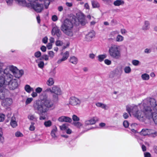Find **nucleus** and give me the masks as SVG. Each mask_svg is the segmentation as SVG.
I'll return each instance as SVG.
<instances>
[{"label":"nucleus","instance_id":"nucleus-1","mask_svg":"<svg viewBox=\"0 0 157 157\" xmlns=\"http://www.w3.org/2000/svg\"><path fill=\"white\" fill-rule=\"evenodd\" d=\"M126 110L130 116H131V112L135 117L139 120H142L145 118L150 119L151 118V110L150 108L146 106L145 104L141 110H139L137 106L136 105H127Z\"/></svg>","mask_w":157,"mask_h":157},{"label":"nucleus","instance_id":"nucleus-2","mask_svg":"<svg viewBox=\"0 0 157 157\" xmlns=\"http://www.w3.org/2000/svg\"><path fill=\"white\" fill-rule=\"evenodd\" d=\"M6 67L2 71L0 70V87L3 86L8 85L10 90H14L18 86L17 80L12 79L13 76L7 72Z\"/></svg>","mask_w":157,"mask_h":157},{"label":"nucleus","instance_id":"nucleus-3","mask_svg":"<svg viewBox=\"0 0 157 157\" xmlns=\"http://www.w3.org/2000/svg\"><path fill=\"white\" fill-rule=\"evenodd\" d=\"M33 107L34 109L39 114L47 112L49 109H53L55 107L54 103L49 98L45 101H38L34 102Z\"/></svg>","mask_w":157,"mask_h":157},{"label":"nucleus","instance_id":"nucleus-4","mask_svg":"<svg viewBox=\"0 0 157 157\" xmlns=\"http://www.w3.org/2000/svg\"><path fill=\"white\" fill-rule=\"evenodd\" d=\"M76 20V17H74L72 19H66L64 21L61 26V29L64 34L70 37L73 36L72 29L73 24L75 23Z\"/></svg>","mask_w":157,"mask_h":157},{"label":"nucleus","instance_id":"nucleus-5","mask_svg":"<svg viewBox=\"0 0 157 157\" xmlns=\"http://www.w3.org/2000/svg\"><path fill=\"white\" fill-rule=\"evenodd\" d=\"M109 52L110 56L113 58L117 59L121 57L119 48L117 45H112L109 48Z\"/></svg>","mask_w":157,"mask_h":157},{"label":"nucleus","instance_id":"nucleus-6","mask_svg":"<svg viewBox=\"0 0 157 157\" xmlns=\"http://www.w3.org/2000/svg\"><path fill=\"white\" fill-rule=\"evenodd\" d=\"M146 105V106L150 108L151 110L152 108L154 110H157V102L155 99L153 98H149L144 100L143 103V106H144Z\"/></svg>","mask_w":157,"mask_h":157},{"label":"nucleus","instance_id":"nucleus-7","mask_svg":"<svg viewBox=\"0 0 157 157\" xmlns=\"http://www.w3.org/2000/svg\"><path fill=\"white\" fill-rule=\"evenodd\" d=\"M27 4H29V6H30L37 13H40L44 10V6L43 4H40L36 2H34L33 3H30Z\"/></svg>","mask_w":157,"mask_h":157},{"label":"nucleus","instance_id":"nucleus-8","mask_svg":"<svg viewBox=\"0 0 157 157\" xmlns=\"http://www.w3.org/2000/svg\"><path fill=\"white\" fill-rule=\"evenodd\" d=\"M5 86L0 87V98L3 100L9 92L8 89L5 88Z\"/></svg>","mask_w":157,"mask_h":157},{"label":"nucleus","instance_id":"nucleus-9","mask_svg":"<svg viewBox=\"0 0 157 157\" xmlns=\"http://www.w3.org/2000/svg\"><path fill=\"white\" fill-rule=\"evenodd\" d=\"M51 33L52 35H56L58 38L61 37L62 35V33L60 29L56 26L53 28Z\"/></svg>","mask_w":157,"mask_h":157},{"label":"nucleus","instance_id":"nucleus-10","mask_svg":"<svg viewBox=\"0 0 157 157\" xmlns=\"http://www.w3.org/2000/svg\"><path fill=\"white\" fill-rule=\"evenodd\" d=\"M69 103L72 105H79L81 103V101L78 98L72 97L69 99Z\"/></svg>","mask_w":157,"mask_h":157},{"label":"nucleus","instance_id":"nucleus-11","mask_svg":"<svg viewBox=\"0 0 157 157\" xmlns=\"http://www.w3.org/2000/svg\"><path fill=\"white\" fill-rule=\"evenodd\" d=\"M78 17V20L82 25H84L86 23V21L85 19V16L82 13H78L77 14Z\"/></svg>","mask_w":157,"mask_h":157},{"label":"nucleus","instance_id":"nucleus-12","mask_svg":"<svg viewBox=\"0 0 157 157\" xmlns=\"http://www.w3.org/2000/svg\"><path fill=\"white\" fill-rule=\"evenodd\" d=\"M52 93L54 94L60 95L62 92L60 88L56 86H54L52 87Z\"/></svg>","mask_w":157,"mask_h":157},{"label":"nucleus","instance_id":"nucleus-13","mask_svg":"<svg viewBox=\"0 0 157 157\" xmlns=\"http://www.w3.org/2000/svg\"><path fill=\"white\" fill-rule=\"evenodd\" d=\"M12 103V99L8 98L3 100L2 102V105L5 107H7L11 105Z\"/></svg>","mask_w":157,"mask_h":157},{"label":"nucleus","instance_id":"nucleus-14","mask_svg":"<svg viewBox=\"0 0 157 157\" xmlns=\"http://www.w3.org/2000/svg\"><path fill=\"white\" fill-rule=\"evenodd\" d=\"M58 120L61 122H65L70 123L72 121V119L71 118L64 116H62L59 117Z\"/></svg>","mask_w":157,"mask_h":157},{"label":"nucleus","instance_id":"nucleus-15","mask_svg":"<svg viewBox=\"0 0 157 157\" xmlns=\"http://www.w3.org/2000/svg\"><path fill=\"white\" fill-rule=\"evenodd\" d=\"M151 118L150 119H147L149 120L152 119L155 124H157V113L153 112L152 110H151Z\"/></svg>","mask_w":157,"mask_h":157},{"label":"nucleus","instance_id":"nucleus-16","mask_svg":"<svg viewBox=\"0 0 157 157\" xmlns=\"http://www.w3.org/2000/svg\"><path fill=\"white\" fill-rule=\"evenodd\" d=\"M97 119L96 117H93L92 119L86 121L85 122V124L86 125L93 124H94L96 122V120H97Z\"/></svg>","mask_w":157,"mask_h":157},{"label":"nucleus","instance_id":"nucleus-17","mask_svg":"<svg viewBox=\"0 0 157 157\" xmlns=\"http://www.w3.org/2000/svg\"><path fill=\"white\" fill-rule=\"evenodd\" d=\"M18 72L16 71L13 74L14 76L17 78H20L24 74V71L22 70H19L18 69Z\"/></svg>","mask_w":157,"mask_h":157},{"label":"nucleus","instance_id":"nucleus-18","mask_svg":"<svg viewBox=\"0 0 157 157\" xmlns=\"http://www.w3.org/2000/svg\"><path fill=\"white\" fill-rule=\"evenodd\" d=\"M124 3V2L123 0H116L113 2L114 5L116 6L123 5Z\"/></svg>","mask_w":157,"mask_h":157},{"label":"nucleus","instance_id":"nucleus-19","mask_svg":"<svg viewBox=\"0 0 157 157\" xmlns=\"http://www.w3.org/2000/svg\"><path fill=\"white\" fill-rule=\"evenodd\" d=\"M151 130L148 129H143L140 132V134L143 136H146L150 134Z\"/></svg>","mask_w":157,"mask_h":157},{"label":"nucleus","instance_id":"nucleus-20","mask_svg":"<svg viewBox=\"0 0 157 157\" xmlns=\"http://www.w3.org/2000/svg\"><path fill=\"white\" fill-rule=\"evenodd\" d=\"M94 36V32H90L88 34L86 35V38L87 40L90 41L91 39Z\"/></svg>","mask_w":157,"mask_h":157},{"label":"nucleus","instance_id":"nucleus-21","mask_svg":"<svg viewBox=\"0 0 157 157\" xmlns=\"http://www.w3.org/2000/svg\"><path fill=\"white\" fill-rule=\"evenodd\" d=\"M59 95L53 94L52 95V102L54 103H57L59 101Z\"/></svg>","mask_w":157,"mask_h":157},{"label":"nucleus","instance_id":"nucleus-22","mask_svg":"<svg viewBox=\"0 0 157 157\" xmlns=\"http://www.w3.org/2000/svg\"><path fill=\"white\" fill-rule=\"evenodd\" d=\"M19 4L23 6H29V4H27L25 0H15Z\"/></svg>","mask_w":157,"mask_h":157},{"label":"nucleus","instance_id":"nucleus-23","mask_svg":"<svg viewBox=\"0 0 157 157\" xmlns=\"http://www.w3.org/2000/svg\"><path fill=\"white\" fill-rule=\"evenodd\" d=\"M40 98L41 101H45L47 100L49 98H48V97L47 95L43 94L40 95Z\"/></svg>","mask_w":157,"mask_h":157},{"label":"nucleus","instance_id":"nucleus-24","mask_svg":"<svg viewBox=\"0 0 157 157\" xmlns=\"http://www.w3.org/2000/svg\"><path fill=\"white\" fill-rule=\"evenodd\" d=\"M69 61L71 63L76 64L78 62V59L74 56L71 57L69 59Z\"/></svg>","mask_w":157,"mask_h":157},{"label":"nucleus","instance_id":"nucleus-25","mask_svg":"<svg viewBox=\"0 0 157 157\" xmlns=\"http://www.w3.org/2000/svg\"><path fill=\"white\" fill-rule=\"evenodd\" d=\"M57 127L56 126H55L53 127L51 133V135L52 138H55L56 137L55 133L57 132Z\"/></svg>","mask_w":157,"mask_h":157},{"label":"nucleus","instance_id":"nucleus-26","mask_svg":"<svg viewBox=\"0 0 157 157\" xmlns=\"http://www.w3.org/2000/svg\"><path fill=\"white\" fill-rule=\"evenodd\" d=\"M10 70L11 71L13 74L16 71H18V69L15 67L13 66H9Z\"/></svg>","mask_w":157,"mask_h":157},{"label":"nucleus","instance_id":"nucleus-27","mask_svg":"<svg viewBox=\"0 0 157 157\" xmlns=\"http://www.w3.org/2000/svg\"><path fill=\"white\" fill-rule=\"evenodd\" d=\"M150 23L149 21H146L145 22L144 25L142 27V29L144 30H146L148 29L149 28Z\"/></svg>","mask_w":157,"mask_h":157},{"label":"nucleus","instance_id":"nucleus-28","mask_svg":"<svg viewBox=\"0 0 157 157\" xmlns=\"http://www.w3.org/2000/svg\"><path fill=\"white\" fill-rule=\"evenodd\" d=\"M15 119L14 117H12L11 119L10 125L13 128L15 127L17 125V124Z\"/></svg>","mask_w":157,"mask_h":157},{"label":"nucleus","instance_id":"nucleus-29","mask_svg":"<svg viewBox=\"0 0 157 157\" xmlns=\"http://www.w3.org/2000/svg\"><path fill=\"white\" fill-rule=\"evenodd\" d=\"M3 135L2 128L0 127V142L2 143H3L4 141V138Z\"/></svg>","mask_w":157,"mask_h":157},{"label":"nucleus","instance_id":"nucleus-30","mask_svg":"<svg viewBox=\"0 0 157 157\" xmlns=\"http://www.w3.org/2000/svg\"><path fill=\"white\" fill-rule=\"evenodd\" d=\"M25 90L28 93H30L31 91H33V89L29 85H26L25 87Z\"/></svg>","mask_w":157,"mask_h":157},{"label":"nucleus","instance_id":"nucleus-31","mask_svg":"<svg viewBox=\"0 0 157 157\" xmlns=\"http://www.w3.org/2000/svg\"><path fill=\"white\" fill-rule=\"evenodd\" d=\"M91 3L93 8H98L100 7L99 4L96 1H92Z\"/></svg>","mask_w":157,"mask_h":157},{"label":"nucleus","instance_id":"nucleus-32","mask_svg":"<svg viewBox=\"0 0 157 157\" xmlns=\"http://www.w3.org/2000/svg\"><path fill=\"white\" fill-rule=\"evenodd\" d=\"M107 57L106 54L100 55L98 56V60L100 62H101L105 58Z\"/></svg>","mask_w":157,"mask_h":157},{"label":"nucleus","instance_id":"nucleus-33","mask_svg":"<svg viewBox=\"0 0 157 157\" xmlns=\"http://www.w3.org/2000/svg\"><path fill=\"white\" fill-rule=\"evenodd\" d=\"M38 61V59H37L36 60V62L37 63H38V65L39 67L41 68H42L44 67V62L42 61H40L39 62Z\"/></svg>","mask_w":157,"mask_h":157},{"label":"nucleus","instance_id":"nucleus-34","mask_svg":"<svg viewBox=\"0 0 157 157\" xmlns=\"http://www.w3.org/2000/svg\"><path fill=\"white\" fill-rule=\"evenodd\" d=\"M54 83L53 79L52 78H50L47 82V84L49 86L52 85Z\"/></svg>","mask_w":157,"mask_h":157},{"label":"nucleus","instance_id":"nucleus-35","mask_svg":"<svg viewBox=\"0 0 157 157\" xmlns=\"http://www.w3.org/2000/svg\"><path fill=\"white\" fill-rule=\"evenodd\" d=\"M123 40V36L120 35H118L117 37L116 41L117 42H120L122 41Z\"/></svg>","mask_w":157,"mask_h":157},{"label":"nucleus","instance_id":"nucleus-36","mask_svg":"<svg viewBox=\"0 0 157 157\" xmlns=\"http://www.w3.org/2000/svg\"><path fill=\"white\" fill-rule=\"evenodd\" d=\"M141 77L144 80H148L149 78V76L147 74H144L142 75Z\"/></svg>","mask_w":157,"mask_h":157},{"label":"nucleus","instance_id":"nucleus-37","mask_svg":"<svg viewBox=\"0 0 157 157\" xmlns=\"http://www.w3.org/2000/svg\"><path fill=\"white\" fill-rule=\"evenodd\" d=\"M72 124L78 128H80V126L82 125V124L78 121L77 122H73Z\"/></svg>","mask_w":157,"mask_h":157},{"label":"nucleus","instance_id":"nucleus-38","mask_svg":"<svg viewBox=\"0 0 157 157\" xmlns=\"http://www.w3.org/2000/svg\"><path fill=\"white\" fill-rule=\"evenodd\" d=\"M124 72L126 73H129L131 71L130 67L129 66L125 67L124 69Z\"/></svg>","mask_w":157,"mask_h":157},{"label":"nucleus","instance_id":"nucleus-39","mask_svg":"<svg viewBox=\"0 0 157 157\" xmlns=\"http://www.w3.org/2000/svg\"><path fill=\"white\" fill-rule=\"evenodd\" d=\"M28 118L30 120H36V119L34 115L32 114H29L28 116Z\"/></svg>","mask_w":157,"mask_h":157},{"label":"nucleus","instance_id":"nucleus-40","mask_svg":"<svg viewBox=\"0 0 157 157\" xmlns=\"http://www.w3.org/2000/svg\"><path fill=\"white\" fill-rule=\"evenodd\" d=\"M44 124L46 127H49L52 125V122L50 121L49 120L48 121H45Z\"/></svg>","mask_w":157,"mask_h":157},{"label":"nucleus","instance_id":"nucleus-41","mask_svg":"<svg viewBox=\"0 0 157 157\" xmlns=\"http://www.w3.org/2000/svg\"><path fill=\"white\" fill-rule=\"evenodd\" d=\"M116 74V71H113L111 72L109 75V77L110 78H113L114 77Z\"/></svg>","mask_w":157,"mask_h":157},{"label":"nucleus","instance_id":"nucleus-42","mask_svg":"<svg viewBox=\"0 0 157 157\" xmlns=\"http://www.w3.org/2000/svg\"><path fill=\"white\" fill-rule=\"evenodd\" d=\"M119 33L117 31H114L112 32L110 34V36L111 37H114Z\"/></svg>","mask_w":157,"mask_h":157},{"label":"nucleus","instance_id":"nucleus-43","mask_svg":"<svg viewBox=\"0 0 157 157\" xmlns=\"http://www.w3.org/2000/svg\"><path fill=\"white\" fill-rule=\"evenodd\" d=\"M41 52L39 51H37L35 52L34 53L35 56L37 58L40 57L41 56Z\"/></svg>","mask_w":157,"mask_h":157},{"label":"nucleus","instance_id":"nucleus-44","mask_svg":"<svg viewBox=\"0 0 157 157\" xmlns=\"http://www.w3.org/2000/svg\"><path fill=\"white\" fill-rule=\"evenodd\" d=\"M72 119L73 121H78L80 120L79 118L75 115H74L72 116Z\"/></svg>","mask_w":157,"mask_h":157},{"label":"nucleus","instance_id":"nucleus-45","mask_svg":"<svg viewBox=\"0 0 157 157\" xmlns=\"http://www.w3.org/2000/svg\"><path fill=\"white\" fill-rule=\"evenodd\" d=\"M35 123L34 122H32L31 123V125H30L29 128V129L31 131H34L35 130V127L34 126Z\"/></svg>","mask_w":157,"mask_h":157},{"label":"nucleus","instance_id":"nucleus-46","mask_svg":"<svg viewBox=\"0 0 157 157\" xmlns=\"http://www.w3.org/2000/svg\"><path fill=\"white\" fill-rule=\"evenodd\" d=\"M5 115L3 114H0V122L4 121L5 119Z\"/></svg>","mask_w":157,"mask_h":157},{"label":"nucleus","instance_id":"nucleus-47","mask_svg":"<svg viewBox=\"0 0 157 157\" xmlns=\"http://www.w3.org/2000/svg\"><path fill=\"white\" fill-rule=\"evenodd\" d=\"M139 61L138 60H133L132 61V63L135 66H137L139 64Z\"/></svg>","mask_w":157,"mask_h":157},{"label":"nucleus","instance_id":"nucleus-48","mask_svg":"<svg viewBox=\"0 0 157 157\" xmlns=\"http://www.w3.org/2000/svg\"><path fill=\"white\" fill-rule=\"evenodd\" d=\"M32 98H27L25 102V104L26 105H28L33 100Z\"/></svg>","mask_w":157,"mask_h":157},{"label":"nucleus","instance_id":"nucleus-49","mask_svg":"<svg viewBox=\"0 0 157 157\" xmlns=\"http://www.w3.org/2000/svg\"><path fill=\"white\" fill-rule=\"evenodd\" d=\"M49 56L51 58H53L54 56V53L52 51H50L48 52Z\"/></svg>","mask_w":157,"mask_h":157},{"label":"nucleus","instance_id":"nucleus-50","mask_svg":"<svg viewBox=\"0 0 157 157\" xmlns=\"http://www.w3.org/2000/svg\"><path fill=\"white\" fill-rule=\"evenodd\" d=\"M42 58L44 59L45 60H48L49 59L48 56L47 55H44L42 56Z\"/></svg>","mask_w":157,"mask_h":157},{"label":"nucleus","instance_id":"nucleus-51","mask_svg":"<svg viewBox=\"0 0 157 157\" xmlns=\"http://www.w3.org/2000/svg\"><path fill=\"white\" fill-rule=\"evenodd\" d=\"M42 90V88L40 87H37L35 90L36 92L37 93H40Z\"/></svg>","mask_w":157,"mask_h":157},{"label":"nucleus","instance_id":"nucleus-52","mask_svg":"<svg viewBox=\"0 0 157 157\" xmlns=\"http://www.w3.org/2000/svg\"><path fill=\"white\" fill-rule=\"evenodd\" d=\"M60 128L62 130H65L67 129V127L65 125V124H63L62 126H60Z\"/></svg>","mask_w":157,"mask_h":157},{"label":"nucleus","instance_id":"nucleus-53","mask_svg":"<svg viewBox=\"0 0 157 157\" xmlns=\"http://www.w3.org/2000/svg\"><path fill=\"white\" fill-rule=\"evenodd\" d=\"M123 125L126 128H127L129 125V124L128 121H124L123 122Z\"/></svg>","mask_w":157,"mask_h":157},{"label":"nucleus","instance_id":"nucleus-54","mask_svg":"<svg viewBox=\"0 0 157 157\" xmlns=\"http://www.w3.org/2000/svg\"><path fill=\"white\" fill-rule=\"evenodd\" d=\"M15 135L17 137H22L23 136V134L20 132H17Z\"/></svg>","mask_w":157,"mask_h":157},{"label":"nucleus","instance_id":"nucleus-55","mask_svg":"<svg viewBox=\"0 0 157 157\" xmlns=\"http://www.w3.org/2000/svg\"><path fill=\"white\" fill-rule=\"evenodd\" d=\"M6 1L7 5L9 6L11 5L13 2V0H6Z\"/></svg>","mask_w":157,"mask_h":157},{"label":"nucleus","instance_id":"nucleus-56","mask_svg":"<svg viewBox=\"0 0 157 157\" xmlns=\"http://www.w3.org/2000/svg\"><path fill=\"white\" fill-rule=\"evenodd\" d=\"M104 62L106 64L108 65H109L111 63V61L108 59H105L104 61Z\"/></svg>","mask_w":157,"mask_h":157},{"label":"nucleus","instance_id":"nucleus-57","mask_svg":"<svg viewBox=\"0 0 157 157\" xmlns=\"http://www.w3.org/2000/svg\"><path fill=\"white\" fill-rule=\"evenodd\" d=\"M63 56L66 57V58H68L69 56V52L68 51L66 52L63 54Z\"/></svg>","mask_w":157,"mask_h":157},{"label":"nucleus","instance_id":"nucleus-58","mask_svg":"<svg viewBox=\"0 0 157 157\" xmlns=\"http://www.w3.org/2000/svg\"><path fill=\"white\" fill-rule=\"evenodd\" d=\"M52 19L53 21H56L58 20L57 16L56 15H53L52 17Z\"/></svg>","mask_w":157,"mask_h":157},{"label":"nucleus","instance_id":"nucleus-59","mask_svg":"<svg viewBox=\"0 0 157 157\" xmlns=\"http://www.w3.org/2000/svg\"><path fill=\"white\" fill-rule=\"evenodd\" d=\"M48 38L47 36L45 37L42 39V42L46 44L48 41Z\"/></svg>","mask_w":157,"mask_h":157},{"label":"nucleus","instance_id":"nucleus-60","mask_svg":"<svg viewBox=\"0 0 157 157\" xmlns=\"http://www.w3.org/2000/svg\"><path fill=\"white\" fill-rule=\"evenodd\" d=\"M40 49L42 52H45L46 50V48L43 45L41 47Z\"/></svg>","mask_w":157,"mask_h":157},{"label":"nucleus","instance_id":"nucleus-61","mask_svg":"<svg viewBox=\"0 0 157 157\" xmlns=\"http://www.w3.org/2000/svg\"><path fill=\"white\" fill-rule=\"evenodd\" d=\"M95 55L93 53H91L89 54V57L92 59H94L95 58Z\"/></svg>","mask_w":157,"mask_h":157},{"label":"nucleus","instance_id":"nucleus-62","mask_svg":"<svg viewBox=\"0 0 157 157\" xmlns=\"http://www.w3.org/2000/svg\"><path fill=\"white\" fill-rule=\"evenodd\" d=\"M62 43L60 40H57L56 41V44L57 46H60L61 45Z\"/></svg>","mask_w":157,"mask_h":157},{"label":"nucleus","instance_id":"nucleus-63","mask_svg":"<svg viewBox=\"0 0 157 157\" xmlns=\"http://www.w3.org/2000/svg\"><path fill=\"white\" fill-rule=\"evenodd\" d=\"M151 50L150 49L146 48L144 50V52L146 53H149L151 52Z\"/></svg>","mask_w":157,"mask_h":157},{"label":"nucleus","instance_id":"nucleus-64","mask_svg":"<svg viewBox=\"0 0 157 157\" xmlns=\"http://www.w3.org/2000/svg\"><path fill=\"white\" fill-rule=\"evenodd\" d=\"M144 157H151V154L149 152H145L144 153Z\"/></svg>","mask_w":157,"mask_h":157}]
</instances>
